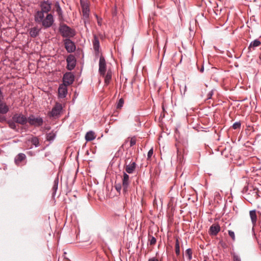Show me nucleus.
Returning <instances> with one entry per match:
<instances>
[{
	"instance_id": "obj_21",
	"label": "nucleus",
	"mask_w": 261,
	"mask_h": 261,
	"mask_svg": "<svg viewBox=\"0 0 261 261\" xmlns=\"http://www.w3.org/2000/svg\"><path fill=\"white\" fill-rule=\"evenodd\" d=\"M82 9H83V15H84V16L85 18H87V17H88L89 12V9H88V7L86 4H82Z\"/></svg>"
},
{
	"instance_id": "obj_11",
	"label": "nucleus",
	"mask_w": 261,
	"mask_h": 261,
	"mask_svg": "<svg viewBox=\"0 0 261 261\" xmlns=\"http://www.w3.org/2000/svg\"><path fill=\"white\" fill-rule=\"evenodd\" d=\"M41 10L38 12H42L43 14H47L51 9V3L48 1L43 2L41 4Z\"/></svg>"
},
{
	"instance_id": "obj_25",
	"label": "nucleus",
	"mask_w": 261,
	"mask_h": 261,
	"mask_svg": "<svg viewBox=\"0 0 261 261\" xmlns=\"http://www.w3.org/2000/svg\"><path fill=\"white\" fill-rule=\"evenodd\" d=\"M31 141L32 143V144L35 146V147L39 146V142L38 139L37 137H34L32 138Z\"/></svg>"
},
{
	"instance_id": "obj_15",
	"label": "nucleus",
	"mask_w": 261,
	"mask_h": 261,
	"mask_svg": "<svg viewBox=\"0 0 261 261\" xmlns=\"http://www.w3.org/2000/svg\"><path fill=\"white\" fill-rule=\"evenodd\" d=\"M96 138L95 133L92 131H90L87 133L85 136V139L87 141H91L94 140Z\"/></svg>"
},
{
	"instance_id": "obj_30",
	"label": "nucleus",
	"mask_w": 261,
	"mask_h": 261,
	"mask_svg": "<svg viewBox=\"0 0 261 261\" xmlns=\"http://www.w3.org/2000/svg\"><path fill=\"white\" fill-rule=\"evenodd\" d=\"M229 236L232 238V239L234 241L235 240V234L234 232L232 230H228V231Z\"/></svg>"
},
{
	"instance_id": "obj_33",
	"label": "nucleus",
	"mask_w": 261,
	"mask_h": 261,
	"mask_svg": "<svg viewBox=\"0 0 261 261\" xmlns=\"http://www.w3.org/2000/svg\"><path fill=\"white\" fill-rule=\"evenodd\" d=\"M136 143V140L135 137L132 138L130 141V146H133Z\"/></svg>"
},
{
	"instance_id": "obj_34",
	"label": "nucleus",
	"mask_w": 261,
	"mask_h": 261,
	"mask_svg": "<svg viewBox=\"0 0 261 261\" xmlns=\"http://www.w3.org/2000/svg\"><path fill=\"white\" fill-rule=\"evenodd\" d=\"M9 124L11 128H12L13 129H15L16 128V125L15 124V122L14 121H12V122L11 121L9 122Z\"/></svg>"
},
{
	"instance_id": "obj_4",
	"label": "nucleus",
	"mask_w": 261,
	"mask_h": 261,
	"mask_svg": "<svg viewBox=\"0 0 261 261\" xmlns=\"http://www.w3.org/2000/svg\"><path fill=\"white\" fill-rule=\"evenodd\" d=\"M28 121L30 125L35 126H39L43 124V119L41 117H35L34 115L30 116L28 119Z\"/></svg>"
},
{
	"instance_id": "obj_18",
	"label": "nucleus",
	"mask_w": 261,
	"mask_h": 261,
	"mask_svg": "<svg viewBox=\"0 0 261 261\" xmlns=\"http://www.w3.org/2000/svg\"><path fill=\"white\" fill-rule=\"evenodd\" d=\"M250 217L253 225H255L257 221V216L255 210L250 211L249 212Z\"/></svg>"
},
{
	"instance_id": "obj_28",
	"label": "nucleus",
	"mask_w": 261,
	"mask_h": 261,
	"mask_svg": "<svg viewBox=\"0 0 261 261\" xmlns=\"http://www.w3.org/2000/svg\"><path fill=\"white\" fill-rule=\"evenodd\" d=\"M124 103V100L122 98H120L117 105V109H120L122 107Z\"/></svg>"
},
{
	"instance_id": "obj_20",
	"label": "nucleus",
	"mask_w": 261,
	"mask_h": 261,
	"mask_svg": "<svg viewBox=\"0 0 261 261\" xmlns=\"http://www.w3.org/2000/svg\"><path fill=\"white\" fill-rule=\"evenodd\" d=\"M261 43L260 41L258 39L254 40V41H252L249 47V49H251V48H254V47L259 46L260 45Z\"/></svg>"
},
{
	"instance_id": "obj_39",
	"label": "nucleus",
	"mask_w": 261,
	"mask_h": 261,
	"mask_svg": "<svg viewBox=\"0 0 261 261\" xmlns=\"http://www.w3.org/2000/svg\"><path fill=\"white\" fill-rule=\"evenodd\" d=\"M97 23L99 26L101 25V20L97 18Z\"/></svg>"
},
{
	"instance_id": "obj_36",
	"label": "nucleus",
	"mask_w": 261,
	"mask_h": 261,
	"mask_svg": "<svg viewBox=\"0 0 261 261\" xmlns=\"http://www.w3.org/2000/svg\"><path fill=\"white\" fill-rule=\"evenodd\" d=\"M156 243V239L154 237H152L150 240V244L151 245H153Z\"/></svg>"
},
{
	"instance_id": "obj_3",
	"label": "nucleus",
	"mask_w": 261,
	"mask_h": 261,
	"mask_svg": "<svg viewBox=\"0 0 261 261\" xmlns=\"http://www.w3.org/2000/svg\"><path fill=\"white\" fill-rule=\"evenodd\" d=\"M62 110V105L57 102L49 113V115L53 117H58L60 115Z\"/></svg>"
},
{
	"instance_id": "obj_19",
	"label": "nucleus",
	"mask_w": 261,
	"mask_h": 261,
	"mask_svg": "<svg viewBox=\"0 0 261 261\" xmlns=\"http://www.w3.org/2000/svg\"><path fill=\"white\" fill-rule=\"evenodd\" d=\"M39 32L40 30L38 28L36 27L33 28L30 31V36L32 37H35L39 34Z\"/></svg>"
},
{
	"instance_id": "obj_6",
	"label": "nucleus",
	"mask_w": 261,
	"mask_h": 261,
	"mask_svg": "<svg viewBox=\"0 0 261 261\" xmlns=\"http://www.w3.org/2000/svg\"><path fill=\"white\" fill-rule=\"evenodd\" d=\"M74 80V76L71 73H66L63 76V84L66 86L70 85L73 83Z\"/></svg>"
},
{
	"instance_id": "obj_32",
	"label": "nucleus",
	"mask_w": 261,
	"mask_h": 261,
	"mask_svg": "<svg viewBox=\"0 0 261 261\" xmlns=\"http://www.w3.org/2000/svg\"><path fill=\"white\" fill-rule=\"evenodd\" d=\"M153 148H152L148 152V153H147V159H149L151 157V156L153 154Z\"/></svg>"
},
{
	"instance_id": "obj_12",
	"label": "nucleus",
	"mask_w": 261,
	"mask_h": 261,
	"mask_svg": "<svg viewBox=\"0 0 261 261\" xmlns=\"http://www.w3.org/2000/svg\"><path fill=\"white\" fill-rule=\"evenodd\" d=\"M67 93V86L66 85L61 84L58 88V95L60 98H64Z\"/></svg>"
},
{
	"instance_id": "obj_7",
	"label": "nucleus",
	"mask_w": 261,
	"mask_h": 261,
	"mask_svg": "<svg viewBox=\"0 0 261 261\" xmlns=\"http://www.w3.org/2000/svg\"><path fill=\"white\" fill-rule=\"evenodd\" d=\"M67 63V68L69 70H72L75 66L76 61L73 55H70L66 59Z\"/></svg>"
},
{
	"instance_id": "obj_41",
	"label": "nucleus",
	"mask_w": 261,
	"mask_h": 261,
	"mask_svg": "<svg viewBox=\"0 0 261 261\" xmlns=\"http://www.w3.org/2000/svg\"><path fill=\"white\" fill-rule=\"evenodd\" d=\"M203 70H204V68L203 67H202L200 69V71L201 72H203Z\"/></svg>"
},
{
	"instance_id": "obj_5",
	"label": "nucleus",
	"mask_w": 261,
	"mask_h": 261,
	"mask_svg": "<svg viewBox=\"0 0 261 261\" xmlns=\"http://www.w3.org/2000/svg\"><path fill=\"white\" fill-rule=\"evenodd\" d=\"M12 119L15 122L22 125L25 124L28 122L27 117L22 114H15Z\"/></svg>"
},
{
	"instance_id": "obj_27",
	"label": "nucleus",
	"mask_w": 261,
	"mask_h": 261,
	"mask_svg": "<svg viewBox=\"0 0 261 261\" xmlns=\"http://www.w3.org/2000/svg\"><path fill=\"white\" fill-rule=\"evenodd\" d=\"M58 179H56L55 181H54V185H53V190L54 191V193H56L57 189H58Z\"/></svg>"
},
{
	"instance_id": "obj_29",
	"label": "nucleus",
	"mask_w": 261,
	"mask_h": 261,
	"mask_svg": "<svg viewBox=\"0 0 261 261\" xmlns=\"http://www.w3.org/2000/svg\"><path fill=\"white\" fill-rule=\"evenodd\" d=\"M241 127V123L240 122H236L233 123L232 127L234 129H238Z\"/></svg>"
},
{
	"instance_id": "obj_16",
	"label": "nucleus",
	"mask_w": 261,
	"mask_h": 261,
	"mask_svg": "<svg viewBox=\"0 0 261 261\" xmlns=\"http://www.w3.org/2000/svg\"><path fill=\"white\" fill-rule=\"evenodd\" d=\"M26 158L25 155L24 153H19L15 158V162L16 164H18L24 160Z\"/></svg>"
},
{
	"instance_id": "obj_8",
	"label": "nucleus",
	"mask_w": 261,
	"mask_h": 261,
	"mask_svg": "<svg viewBox=\"0 0 261 261\" xmlns=\"http://www.w3.org/2000/svg\"><path fill=\"white\" fill-rule=\"evenodd\" d=\"M65 47L68 53H72L75 50L74 43L70 39H66L64 40Z\"/></svg>"
},
{
	"instance_id": "obj_9",
	"label": "nucleus",
	"mask_w": 261,
	"mask_h": 261,
	"mask_svg": "<svg viewBox=\"0 0 261 261\" xmlns=\"http://www.w3.org/2000/svg\"><path fill=\"white\" fill-rule=\"evenodd\" d=\"M106 70V63L105 58L100 57L99 62V72L102 76L105 75Z\"/></svg>"
},
{
	"instance_id": "obj_13",
	"label": "nucleus",
	"mask_w": 261,
	"mask_h": 261,
	"mask_svg": "<svg viewBox=\"0 0 261 261\" xmlns=\"http://www.w3.org/2000/svg\"><path fill=\"white\" fill-rule=\"evenodd\" d=\"M220 231V227L219 224L212 225L209 230V234L211 236H216Z\"/></svg>"
},
{
	"instance_id": "obj_31",
	"label": "nucleus",
	"mask_w": 261,
	"mask_h": 261,
	"mask_svg": "<svg viewBox=\"0 0 261 261\" xmlns=\"http://www.w3.org/2000/svg\"><path fill=\"white\" fill-rule=\"evenodd\" d=\"M175 253L177 255L180 254V246L178 244H175Z\"/></svg>"
},
{
	"instance_id": "obj_40",
	"label": "nucleus",
	"mask_w": 261,
	"mask_h": 261,
	"mask_svg": "<svg viewBox=\"0 0 261 261\" xmlns=\"http://www.w3.org/2000/svg\"><path fill=\"white\" fill-rule=\"evenodd\" d=\"M175 244H178L179 246V241H178V240L177 239L176 240V243H175Z\"/></svg>"
},
{
	"instance_id": "obj_10",
	"label": "nucleus",
	"mask_w": 261,
	"mask_h": 261,
	"mask_svg": "<svg viewBox=\"0 0 261 261\" xmlns=\"http://www.w3.org/2000/svg\"><path fill=\"white\" fill-rule=\"evenodd\" d=\"M129 178V175L125 172H124L122 178V188L124 192H126L127 191V189L129 185L130 181Z\"/></svg>"
},
{
	"instance_id": "obj_22",
	"label": "nucleus",
	"mask_w": 261,
	"mask_h": 261,
	"mask_svg": "<svg viewBox=\"0 0 261 261\" xmlns=\"http://www.w3.org/2000/svg\"><path fill=\"white\" fill-rule=\"evenodd\" d=\"M8 111V106L6 104L0 102V113L6 114Z\"/></svg>"
},
{
	"instance_id": "obj_35",
	"label": "nucleus",
	"mask_w": 261,
	"mask_h": 261,
	"mask_svg": "<svg viewBox=\"0 0 261 261\" xmlns=\"http://www.w3.org/2000/svg\"><path fill=\"white\" fill-rule=\"evenodd\" d=\"M115 188L118 192H120L121 189V185L120 184H117L115 186Z\"/></svg>"
},
{
	"instance_id": "obj_2",
	"label": "nucleus",
	"mask_w": 261,
	"mask_h": 261,
	"mask_svg": "<svg viewBox=\"0 0 261 261\" xmlns=\"http://www.w3.org/2000/svg\"><path fill=\"white\" fill-rule=\"evenodd\" d=\"M59 31L64 37H72L75 35V31L66 25H60Z\"/></svg>"
},
{
	"instance_id": "obj_23",
	"label": "nucleus",
	"mask_w": 261,
	"mask_h": 261,
	"mask_svg": "<svg viewBox=\"0 0 261 261\" xmlns=\"http://www.w3.org/2000/svg\"><path fill=\"white\" fill-rule=\"evenodd\" d=\"M112 78V71L110 70H108L106 76H105V82L108 85L109 84Z\"/></svg>"
},
{
	"instance_id": "obj_26",
	"label": "nucleus",
	"mask_w": 261,
	"mask_h": 261,
	"mask_svg": "<svg viewBox=\"0 0 261 261\" xmlns=\"http://www.w3.org/2000/svg\"><path fill=\"white\" fill-rule=\"evenodd\" d=\"M56 137V135L53 132H50L47 134V140L48 141H53Z\"/></svg>"
},
{
	"instance_id": "obj_24",
	"label": "nucleus",
	"mask_w": 261,
	"mask_h": 261,
	"mask_svg": "<svg viewBox=\"0 0 261 261\" xmlns=\"http://www.w3.org/2000/svg\"><path fill=\"white\" fill-rule=\"evenodd\" d=\"M185 255L188 257V260H190L192 257V251L190 248H188L186 250Z\"/></svg>"
},
{
	"instance_id": "obj_38",
	"label": "nucleus",
	"mask_w": 261,
	"mask_h": 261,
	"mask_svg": "<svg viewBox=\"0 0 261 261\" xmlns=\"http://www.w3.org/2000/svg\"><path fill=\"white\" fill-rule=\"evenodd\" d=\"M213 95V92L212 91H211L208 93V95H207V98L208 99H210L211 98V97Z\"/></svg>"
},
{
	"instance_id": "obj_14",
	"label": "nucleus",
	"mask_w": 261,
	"mask_h": 261,
	"mask_svg": "<svg viewBox=\"0 0 261 261\" xmlns=\"http://www.w3.org/2000/svg\"><path fill=\"white\" fill-rule=\"evenodd\" d=\"M136 168V164L135 162L130 163L128 165H126L125 170L129 174L134 173Z\"/></svg>"
},
{
	"instance_id": "obj_1",
	"label": "nucleus",
	"mask_w": 261,
	"mask_h": 261,
	"mask_svg": "<svg viewBox=\"0 0 261 261\" xmlns=\"http://www.w3.org/2000/svg\"><path fill=\"white\" fill-rule=\"evenodd\" d=\"M35 20L37 22H41L42 25L46 28L50 27L54 23L53 16L51 14H45L42 12H37L35 15Z\"/></svg>"
},
{
	"instance_id": "obj_37",
	"label": "nucleus",
	"mask_w": 261,
	"mask_h": 261,
	"mask_svg": "<svg viewBox=\"0 0 261 261\" xmlns=\"http://www.w3.org/2000/svg\"><path fill=\"white\" fill-rule=\"evenodd\" d=\"M233 261H241L240 258L238 255H234Z\"/></svg>"
},
{
	"instance_id": "obj_17",
	"label": "nucleus",
	"mask_w": 261,
	"mask_h": 261,
	"mask_svg": "<svg viewBox=\"0 0 261 261\" xmlns=\"http://www.w3.org/2000/svg\"><path fill=\"white\" fill-rule=\"evenodd\" d=\"M93 48L95 51L98 52L99 48V42L98 38L94 35V40L93 41Z\"/></svg>"
}]
</instances>
